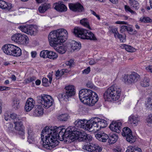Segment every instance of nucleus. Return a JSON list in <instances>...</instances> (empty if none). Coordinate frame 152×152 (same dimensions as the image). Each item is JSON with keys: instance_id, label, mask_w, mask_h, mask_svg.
<instances>
[{"instance_id": "nucleus-1", "label": "nucleus", "mask_w": 152, "mask_h": 152, "mask_svg": "<svg viewBox=\"0 0 152 152\" xmlns=\"http://www.w3.org/2000/svg\"><path fill=\"white\" fill-rule=\"evenodd\" d=\"M51 128L53 133L57 136V140L58 139L61 141L64 140L68 142L74 141L83 133V132L74 126H70L66 129L61 127Z\"/></svg>"}, {"instance_id": "nucleus-2", "label": "nucleus", "mask_w": 152, "mask_h": 152, "mask_svg": "<svg viewBox=\"0 0 152 152\" xmlns=\"http://www.w3.org/2000/svg\"><path fill=\"white\" fill-rule=\"evenodd\" d=\"M57 136L53 133L51 128L46 126L41 132V139L43 146L49 150H51L57 145L59 143L56 140Z\"/></svg>"}, {"instance_id": "nucleus-3", "label": "nucleus", "mask_w": 152, "mask_h": 152, "mask_svg": "<svg viewBox=\"0 0 152 152\" xmlns=\"http://www.w3.org/2000/svg\"><path fill=\"white\" fill-rule=\"evenodd\" d=\"M67 31L63 28L51 31L48 37L50 45L54 47H57L61 43L65 41L67 38Z\"/></svg>"}, {"instance_id": "nucleus-4", "label": "nucleus", "mask_w": 152, "mask_h": 152, "mask_svg": "<svg viewBox=\"0 0 152 152\" xmlns=\"http://www.w3.org/2000/svg\"><path fill=\"white\" fill-rule=\"evenodd\" d=\"M79 95L81 101L89 106L94 105L98 100L97 94L90 89L81 90L79 92Z\"/></svg>"}, {"instance_id": "nucleus-5", "label": "nucleus", "mask_w": 152, "mask_h": 152, "mask_svg": "<svg viewBox=\"0 0 152 152\" xmlns=\"http://www.w3.org/2000/svg\"><path fill=\"white\" fill-rule=\"evenodd\" d=\"M121 92V89L114 85L107 89L104 94V97L106 100L116 101L119 98Z\"/></svg>"}, {"instance_id": "nucleus-6", "label": "nucleus", "mask_w": 152, "mask_h": 152, "mask_svg": "<svg viewBox=\"0 0 152 152\" xmlns=\"http://www.w3.org/2000/svg\"><path fill=\"white\" fill-rule=\"evenodd\" d=\"M88 124V130L91 129L92 130H97L101 128H104L107 126V121L98 118H91L87 122Z\"/></svg>"}, {"instance_id": "nucleus-7", "label": "nucleus", "mask_w": 152, "mask_h": 152, "mask_svg": "<svg viewBox=\"0 0 152 152\" xmlns=\"http://www.w3.org/2000/svg\"><path fill=\"white\" fill-rule=\"evenodd\" d=\"M37 101L45 108H48L53 105V100L50 95L43 94L37 97Z\"/></svg>"}, {"instance_id": "nucleus-8", "label": "nucleus", "mask_w": 152, "mask_h": 152, "mask_svg": "<svg viewBox=\"0 0 152 152\" xmlns=\"http://www.w3.org/2000/svg\"><path fill=\"white\" fill-rule=\"evenodd\" d=\"M65 93L59 94L58 96L64 99H67L69 97L74 96L75 94L74 86L72 85H68L65 87Z\"/></svg>"}, {"instance_id": "nucleus-9", "label": "nucleus", "mask_w": 152, "mask_h": 152, "mask_svg": "<svg viewBox=\"0 0 152 152\" xmlns=\"http://www.w3.org/2000/svg\"><path fill=\"white\" fill-rule=\"evenodd\" d=\"M12 39L15 42L23 44H26L28 43L29 39L25 34H17L12 37Z\"/></svg>"}, {"instance_id": "nucleus-10", "label": "nucleus", "mask_w": 152, "mask_h": 152, "mask_svg": "<svg viewBox=\"0 0 152 152\" xmlns=\"http://www.w3.org/2000/svg\"><path fill=\"white\" fill-rule=\"evenodd\" d=\"M140 78V75L137 73L133 72L124 77L125 82L127 84H131L137 82Z\"/></svg>"}, {"instance_id": "nucleus-11", "label": "nucleus", "mask_w": 152, "mask_h": 152, "mask_svg": "<svg viewBox=\"0 0 152 152\" xmlns=\"http://www.w3.org/2000/svg\"><path fill=\"white\" fill-rule=\"evenodd\" d=\"M73 32L76 37L82 39H85L86 35L88 33V31L82 28L75 27Z\"/></svg>"}, {"instance_id": "nucleus-12", "label": "nucleus", "mask_w": 152, "mask_h": 152, "mask_svg": "<svg viewBox=\"0 0 152 152\" xmlns=\"http://www.w3.org/2000/svg\"><path fill=\"white\" fill-rule=\"evenodd\" d=\"M83 149L89 152H100L102 151V148L98 145L91 144L83 146Z\"/></svg>"}, {"instance_id": "nucleus-13", "label": "nucleus", "mask_w": 152, "mask_h": 152, "mask_svg": "<svg viewBox=\"0 0 152 152\" xmlns=\"http://www.w3.org/2000/svg\"><path fill=\"white\" fill-rule=\"evenodd\" d=\"M52 7L56 11L59 12H65L67 10V7L63 4V2L61 1H58L54 3Z\"/></svg>"}, {"instance_id": "nucleus-14", "label": "nucleus", "mask_w": 152, "mask_h": 152, "mask_svg": "<svg viewBox=\"0 0 152 152\" xmlns=\"http://www.w3.org/2000/svg\"><path fill=\"white\" fill-rule=\"evenodd\" d=\"M88 121H87L85 119L83 120L79 119L76 121L75 122V124L76 126L78 127L82 128L88 130V124L87 122Z\"/></svg>"}, {"instance_id": "nucleus-15", "label": "nucleus", "mask_w": 152, "mask_h": 152, "mask_svg": "<svg viewBox=\"0 0 152 152\" xmlns=\"http://www.w3.org/2000/svg\"><path fill=\"white\" fill-rule=\"evenodd\" d=\"M69 6L71 10L75 12H81L84 10L83 6L79 3H70L69 4Z\"/></svg>"}, {"instance_id": "nucleus-16", "label": "nucleus", "mask_w": 152, "mask_h": 152, "mask_svg": "<svg viewBox=\"0 0 152 152\" xmlns=\"http://www.w3.org/2000/svg\"><path fill=\"white\" fill-rule=\"evenodd\" d=\"M35 104V101L33 98H28L27 100L25 106V110L26 112L30 111L34 107Z\"/></svg>"}, {"instance_id": "nucleus-17", "label": "nucleus", "mask_w": 152, "mask_h": 152, "mask_svg": "<svg viewBox=\"0 0 152 152\" xmlns=\"http://www.w3.org/2000/svg\"><path fill=\"white\" fill-rule=\"evenodd\" d=\"M14 123L15 125V129L19 131V134H21L22 135H24V133L23 131V126L21 119H18V121L15 120L14 121Z\"/></svg>"}, {"instance_id": "nucleus-18", "label": "nucleus", "mask_w": 152, "mask_h": 152, "mask_svg": "<svg viewBox=\"0 0 152 152\" xmlns=\"http://www.w3.org/2000/svg\"><path fill=\"white\" fill-rule=\"evenodd\" d=\"M122 125L121 123L120 122H113L110 126V129L117 133H119L121 132V126Z\"/></svg>"}, {"instance_id": "nucleus-19", "label": "nucleus", "mask_w": 152, "mask_h": 152, "mask_svg": "<svg viewBox=\"0 0 152 152\" xmlns=\"http://www.w3.org/2000/svg\"><path fill=\"white\" fill-rule=\"evenodd\" d=\"M96 138L100 141L105 142L108 139L109 136L103 132H100L95 135Z\"/></svg>"}, {"instance_id": "nucleus-20", "label": "nucleus", "mask_w": 152, "mask_h": 152, "mask_svg": "<svg viewBox=\"0 0 152 152\" xmlns=\"http://www.w3.org/2000/svg\"><path fill=\"white\" fill-rule=\"evenodd\" d=\"M139 121V118L134 115H132L129 117L128 123L131 125L136 126Z\"/></svg>"}, {"instance_id": "nucleus-21", "label": "nucleus", "mask_w": 152, "mask_h": 152, "mask_svg": "<svg viewBox=\"0 0 152 152\" xmlns=\"http://www.w3.org/2000/svg\"><path fill=\"white\" fill-rule=\"evenodd\" d=\"M10 55L15 56H19L22 54L21 50L18 47L12 45Z\"/></svg>"}, {"instance_id": "nucleus-22", "label": "nucleus", "mask_w": 152, "mask_h": 152, "mask_svg": "<svg viewBox=\"0 0 152 152\" xmlns=\"http://www.w3.org/2000/svg\"><path fill=\"white\" fill-rule=\"evenodd\" d=\"M51 5L50 4L45 3L42 4L39 7L38 10L40 13H44L49 9H50Z\"/></svg>"}, {"instance_id": "nucleus-23", "label": "nucleus", "mask_w": 152, "mask_h": 152, "mask_svg": "<svg viewBox=\"0 0 152 152\" xmlns=\"http://www.w3.org/2000/svg\"><path fill=\"white\" fill-rule=\"evenodd\" d=\"M12 46V44H5L2 46L1 49L4 53L7 55H10L12 53L11 50Z\"/></svg>"}, {"instance_id": "nucleus-24", "label": "nucleus", "mask_w": 152, "mask_h": 152, "mask_svg": "<svg viewBox=\"0 0 152 152\" xmlns=\"http://www.w3.org/2000/svg\"><path fill=\"white\" fill-rule=\"evenodd\" d=\"M12 7V4L5 1L0 0V8L3 9H6L9 10Z\"/></svg>"}, {"instance_id": "nucleus-25", "label": "nucleus", "mask_w": 152, "mask_h": 152, "mask_svg": "<svg viewBox=\"0 0 152 152\" xmlns=\"http://www.w3.org/2000/svg\"><path fill=\"white\" fill-rule=\"evenodd\" d=\"M38 28L37 26L30 25V28L28 30V34L35 35L38 32Z\"/></svg>"}, {"instance_id": "nucleus-26", "label": "nucleus", "mask_w": 152, "mask_h": 152, "mask_svg": "<svg viewBox=\"0 0 152 152\" xmlns=\"http://www.w3.org/2000/svg\"><path fill=\"white\" fill-rule=\"evenodd\" d=\"M70 45L71 48L73 50H79L81 47V45L80 43L73 40L71 42Z\"/></svg>"}, {"instance_id": "nucleus-27", "label": "nucleus", "mask_w": 152, "mask_h": 152, "mask_svg": "<svg viewBox=\"0 0 152 152\" xmlns=\"http://www.w3.org/2000/svg\"><path fill=\"white\" fill-rule=\"evenodd\" d=\"M108 139L109 144H112L116 142L118 139V136L115 134H113L110 135Z\"/></svg>"}, {"instance_id": "nucleus-28", "label": "nucleus", "mask_w": 152, "mask_h": 152, "mask_svg": "<svg viewBox=\"0 0 152 152\" xmlns=\"http://www.w3.org/2000/svg\"><path fill=\"white\" fill-rule=\"evenodd\" d=\"M43 109L41 106L37 105V108L34 112L33 115L35 116H39L43 114Z\"/></svg>"}, {"instance_id": "nucleus-29", "label": "nucleus", "mask_w": 152, "mask_h": 152, "mask_svg": "<svg viewBox=\"0 0 152 152\" xmlns=\"http://www.w3.org/2000/svg\"><path fill=\"white\" fill-rule=\"evenodd\" d=\"M129 3L132 7L135 10H137L139 7V3L135 0H129Z\"/></svg>"}, {"instance_id": "nucleus-30", "label": "nucleus", "mask_w": 152, "mask_h": 152, "mask_svg": "<svg viewBox=\"0 0 152 152\" xmlns=\"http://www.w3.org/2000/svg\"><path fill=\"white\" fill-rule=\"evenodd\" d=\"M126 152H142V151L139 148H135L132 146H129L127 147Z\"/></svg>"}, {"instance_id": "nucleus-31", "label": "nucleus", "mask_w": 152, "mask_h": 152, "mask_svg": "<svg viewBox=\"0 0 152 152\" xmlns=\"http://www.w3.org/2000/svg\"><path fill=\"white\" fill-rule=\"evenodd\" d=\"M122 134L123 136L126 137L129 135H130L132 133L131 130L126 127L123 129Z\"/></svg>"}, {"instance_id": "nucleus-32", "label": "nucleus", "mask_w": 152, "mask_h": 152, "mask_svg": "<svg viewBox=\"0 0 152 152\" xmlns=\"http://www.w3.org/2000/svg\"><path fill=\"white\" fill-rule=\"evenodd\" d=\"M80 22V23L83 25L90 30L91 29V28L89 26V22L87 19L84 18L81 20Z\"/></svg>"}, {"instance_id": "nucleus-33", "label": "nucleus", "mask_w": 152, "mask_h": 152, "mask_svg": "<svg viewBox=\"0 0 152 152\" xmlns=\"http://www.w3.org/2000/svg\"><path fill=\"white\" fill-rule=\"evenodd\" d=\"M121 47L123 48H124L127 51L130 52H134L135 49L131 46L127 45L125 44L121 45Z\"/></svg>"}, {"instance_id": "nucleus-34", "label": "nucleus", "mask_w": 152, "mask_h": 152, "mask_svg": "<svg viewBox=\"0 0 152 152\" xmlns=\"http://www.w3.org/2000/svg\"><path fill=\"white\" fill-rule=\"evenodd\" d=\"M48 54V58L50 59L55 60L58 57L57 54L52 51H49Z\"/></svg>"}, {"instance_id": "nucleus-35", "label": "nucleus", "mask_w": 152, "mask_h": 152, "mask_svg": "<svg viewBox=\"0 0 152 152\" xmlns=\"http://www.w3.org/2000/svg\"><path fill=\"white\" fill-rule=\"evenodd\" d=\"M145 105L148 109L152 110V97L151 98H148L145 102Z\"/></svg>"}, {"instance_id": "nucleus-36", "label": "nucleus", "mask_w": 152, "mask_h": 152, "mask_svg": "<svg viewBox=\"0 0 152 152\" xmlns=\"http://www.w3.org/2000/svg\"><path fill=\"white\" fill-rule=\"evenodd\" d=\"M20 101L18 99H14L12 103V106L15 110L18 109L20 107Z\"/></svg>"}, {"instance_id": "nucleus-37", "label": "nucleus", "mask_w": 152, "mask_h": 152, "mask_svg": "<svg viewBox=\"0 0 152 152\" xmlns=\"http://www.w3.org/2000/svg\"><path fill=\"white\" fill-rule=\"evenodd\" d=\"M127 141L130 143H132L135 142L136 139V137L135 136H133L132 134L130 135H129L126 137Z\"/></svg>"}, {"instance_id": "nucleus-38", "label": "nucleus", "mask_w": 152, "mask_h": 152, "mask_svg": "<svg viewBox=\"0 0 152 152\" xmlns=\"http://www.w3.org/2000/svg\"><path fill=\"white\" fill-rule=\"evenodd\" d=\"M56 51L58 53L63 54L64 53L66 50V48L63 46H60L58 47H57L56 49Z\"/></svg>"}, {"instance_id": "nucleus-39", "label": "nucleus", "mask_w": 152, "mask_h": 152, "mask_svg": "<svg viewBox=\"0 0 152 152\" xmlns=\"http://www.w3.org/2000/svg\"><path fill=\"white\" fill-rule=\"evenodd\" d=\"M86 39L95 40L96 39L93 33L91 32L88 31V33L86 35Z\"/></svg>"}, {"instance_id": "nucleus-40", "label": "nucleus", "mask_w": 152, "mask_h": 152, "mask_svg": "<svg viewBox=\"0 0 152 152\" xmlns=\"http://www.w3.org/2000/svg\"><path fill=\"white\" fill-rule=\"evenodd\" d=\"M27 131L28 135V141L30 143H31V141L30 140H33V139H32V137L33 135L32 128L30 127H28V128Z\"/></svg>"}, {"instance_id": "nucleus-41", "label": "nucleus", "mask_w": 152, "mask_h": 152, "mask_svg": "<svg viewBox=\"0 0 152 152\" xmlns=\"http://www.w3.org/2000/svg\"><path fill=\"white\" fill-rule=\"evenodd\" d=\"M58 119L60 121H66L68 119V115L67 114H61L58 117Z\"/></svg>"}, {"instance_id": "nucleus-42", "label": "nucleus", "mask_w": 152, "mask_h": 152, "mask_svg": "<svg viewBox=\"0 0 152 152\" xmlns=\"http://www.w3.org/2000/svg\"><path fill=\"white\" fill-rule=\"evenodd\" d=\"M149 79L145 77L143 80L141 82V85L144 87H147L149 86Z\"/></svg>"}, {"instance_id": "nucleus-43", "label": "nucleus", "mask_w": 152, "mask_h": 152, "mask_svg": "<svg viewBox=\"0 0 152 152\" xmlns=\"http://www.w3.org/2000/svg\"><path fill=\"white\" fill-rule=\"evenodd\" d=\"M30 26V25L25 26H20L19 27V28L21 31L28 34V30L29 29Z\"/></svg>"}, {"instance_id": "nucleus-44", "label": "nucleus", "mask_w": 152, "mask_h": 152, "mask_svg": "<svg viewBox=\"0 0 152 152\" xmlns=\"http://www.w3.org/2000/svg\"><path fill=\"white\" fill-rule=\"evenodd\" d=\"M140 20L142 22L144 23H151L152 22V20L149 17H141L140 18Z\"/></svg>"}, {"instance_id": "nucleus-45", "label": "nucleus", "mask_w": 152, "mask_h": 152, "mask_svg": "<svg viewBox=\"0 0 152 152\" xmlns=\"http://www.w3.org/2000/svg\"><path fill=\"white\" fill-rule=\"evenodd\" d=\"M108 29L110 32H111L114 34V35L115 37H116V35L117 34V33H118L117 28H114L112 26H110Z\"/></svg>"}, {"instance_id": "nucleus-46", "label": "nucleus", "mask_w": 152, "mask_h": 152, "mask_svg": "<svg viewBox=\"0 0 152 152\" xmlns=\"http://www.w3.org/2000/svg\"><path fill=\"white\" fill-rule=\"evenodd\" d=\"M49 51L47 50H43L40 53V56L41 57L44 58H48Z\"/></svg>"}, {"instance_id": "nucleus-47", "label": "nucleus", "mask_w": 152, "mask_h": 152, "mask_svg": "<svg viewBox=\"0 0 152 152\" xmlns=\"http://www.w3.org/2000/svg\"><path fill=\"white\" fill-rule=\"evenodd\" d=\"M36 79V77H30L25 79L24 80V83H28L35 80Z\"/></svg>"}, {"instance_id": "nucleus-48", "label": "nucleus", "mask_w": 152, "mask_h": 152, "mask_svg": "<svg viewBox=\"0 0 152 152\" xmlns=\"http://www.w3.org/2000/svg\"><path fill=\"white\" fill-rule=\"evenodd\" d=\"M124 8L126 12H130L132 14H136V12L132 10L129 6L126 5H125L124 6Z\"/></svg>"}, {"instance_id": "nucleus-49", "label": "nucleus", "mask_w": 152, "mask_h": 152, "mask_svg": "<svg viewBox=\"0 0 152 152\" xmlns=\"http://www.w3.org/2000/svg\"><path fill=\"white\" fill-rule=\"evenodd\" d=\"M10 118L14 120H18V119H20L21 118H19L17 115L14 113H13L10 115Z\"/></svg>"}, {"instance_id": "nucleus-50", "label": "nucleus", "mask_w": 152, "mask_h": 152, "mask_svg": "<svg viewBox=\"0 0 152 152\" xmlns=\"http://www.w3.org/2000/svg\"><path fill=\"white\" fill-rule=\"evenodd\" d=\"M86 85L88 87L92 89L95 88V86L91 81H88L87 83H86Z\"/></svg>"}, {"instance_id": "nucleus-51", "label": "nucleus", "mask_w": 152, "mask_h": 152, "mask_svg": "<svg viewBox=\"0 0 152 152\" xmlns=\"http://www.w3.org/2000/svg\"><path fill=\"white\" fill-rule=\"evenodd\" d=\"M55 75L56 76V79H59L62 75L61 73L60 70H58L56 71Z\"/></svg>"}, {"instance_id": "nucleus-52", "label": "nucleus", "mask_w": 152, "mask_h": 152, "mask_svg": "<svg viewBox=\"0 0 152 152\" xmlns=\"http://www.w3.org/2000/svg\"><path fill=\"white\" fill-rule=\"evenodd\" d=\"M90 67H88L82 71V73L84 74L87 75L90 72Z\"/></svg>"}, {"instance_id": "nucleus-53", "label": "nucleus", "mask_w": 152, "mask_h": 152, "mask_svg": "<svg viewBox=\"0 0 152 152\" xmlns=\"http://www.w3.org/2000/svg\"><path fill=\"white\" fill-rule=\"evenodd\" d=\"M14 129L13 125L11 124H10L8 126L7 130L8 131L10 132H12L13 131Z\"/></svg>"}, {"instance_id": "nucleus-54", "label": "nucleus", "mask_w": 152, "mask_h": 152, "mask_svg": "<svg viewBox=\"0 0 152 152\" xmlns=\"http://www.w3.org/2000/svg\"><path fill=\"white\" fill-rule=\"evenodd\" d=\"M117 34L116 36L117 37L120 39L121 42H123L124 40V36L121 34H119L118 33H117Z\"/></svg>"}, {"instance_id": "nucleus-55", "label": "nucleus", "mask_w": 152, "mask_h": 152, "mask_svg": "<svg viewBox=\"0 0 152 152\" xmlns=\"http://www.w3.org/2000/svg\"><path fill=\"white\" fill-rule=\"evenodd\" d=\"M147 121L148 123H152V114H150L148 116Z\"/></svg>"}, {"instance_id": "nucleus-56", "label": "nucleus", "mask_w": 152, "mask_h": 152, "mask_svg": "<svg viewBox=\"0 0 152 152\" xmlns=\"http://www.w3.org/2000/svg\"><path fill=\"white\" fill-rule=\"evenodd\" d=\"M127 26H122L121 27L120 31L121 33H123L124 32L127 31Z\"/></svg>"}, {"instance_id": "nucleus-57", "label": "nucleus", "mask_w": 152, "mask_h": 152, "mask_svg": "<svg viewBox=\"0 0 152 152\" xmlns=\"http://www.w3.org/2000/svg\"><path fill=\"white\" fill-rule=\"evenodd\" d=\"M66 64L67 65L69 66H71L74 64V60L72 59H71L69 61H67Z\"/></svg>"}, {"instance_id": "nucleus-58", "label": "nucleus", "mask_w": 152, "mask_h": 152, "mask_svg": "<svg viewBox=\"0 0 152 152\" xmlns=\"http://www.w3.org/2000/svg\"><path fill=\"white\" fill-rule=\"evenodd\" d=\"M48 81V79L46 78H43L42 79V83L43 84V86H46V83Z\"/></svg>"}, {"instance_id": "nucleus-59", "label": "nucleus", "mask_w": 152, "mask_h": 152, "mask_svg": "<svg viewBox=\"0 0 152 152\" xmlns=\"http://www.w3.org/2000/svg\"><path fill=\"white\" fill-rule=\"evenodd\" d=\"M146 70L149 72L152 73V66L149 65L145 68Z\"/></svg>"}, {"instance_id": "nucleus-60", "label": "nucleus", "mask_w": 152, "mask_h": 152, "mask_svg": "<svg viewBox=\"0 0 152 152\" xmlns=\"http://www.w3.org/2000/svg\"><path fill=\"white\" fill-rule=\"evenodd\" d=\"M98 60H95L94 59L91 60L89 62V64L90 65H94L96 63Z\"/></svg>"}, {"instance_id": "nucleus-61", "label": "nucleus", "mask_w": 152, "mask_h": 152, "mask_svg": "<svg viewBox=\"0 0 152 152\" xmlns=\"http://www.w3.org/2000/svg\"><path fill=\"white\" fill-rule=\"evenodd\" d=\"M52 74L50 73H49L47 76L49 78V82L50 83H51L52 80Z\"/></svg>"}, {"instance_id": "nucleus-62", "label": "nucleus", "mask_w": 152, "mask_h": 152, "mask_svg": "<svg viewBox=\"0 0 152 152\" xmlns=\"http://www.w3.org/2000/svg\"><path fill=\"white\" fill-rule=\"evenodd\" d=\"M4 116V118L6 121L8 120L10 118V115H8L7 113L5 114Z\"/></svg>"}, {"instance_id": "nucleus-63", "label": "nucleus", "mask_w": 152, "mask_h": 152, "mask_svg": "<svg viewBox=\"0 0 152 152\" xmlns=\"http://www.w3.org/2000/svg\"><path fill=\"white\" fill-rule=\"evenodd\" d=\"M31 57L33 58H34L36 56L37 52L35 51H32L31 53Z\"/></svg>"}, {"instance_id": "nucleus-64", "label": "nucleus", "mask_w": 152, "mask_h": 152, "mask_svg": "<svg viewBox=\"0 0 152 152\" xmlns=\"http://www.w3.org/2000/svg\"><path fill=\"white\" fill-rule=\"evenodd\" d=\"M127 31L129 32H132L133 31V30L131 27L127 26Z\"/></svg>"}]
</instances>
